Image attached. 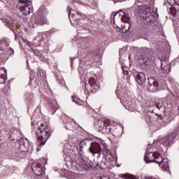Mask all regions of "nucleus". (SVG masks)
I'll use <instances>...</instances> for the list:
<instances>
[{"label":"nucleus","mask_w":179,"mask_h":179,"mask_svg":"<svg viewBox=\"0 0 179 179\" xmlns=\"http://www.w3.org/2000/svg\"><path fill=\"white\" fill-rule=\"evenodd\" d=\"M8 50L10 51V55H13V54H15V50L12 48H9Z\"/></svg>","instance_id":"4c0bfd02"},{"label":"nucleus","mask_w":179,"mask_h":179,"mask_svg":"<svg viewBox=\"0 0 179 179\" xmlns=\"http://www.w3.org/2000/svg\"><path fill=\"white\" fill-rule=\"evenodd\" d=\"M159 153L157 152H145V155L144 156V162L145 163H156L157 160H158Z\"/></svg>","instance_id":"9d476101"},{"label":"nucleus","mask_w":179,"mask_h":179,"mask_svg":"<svg viewBox=\"0 0 179 179\" xmlns=\"http://www.w3.org/2000/svg\"><path fill=\"white\" fill-rule=\"evenodd\" d=\"M76 123V122H75L73 119L66 117V123H65L66 129H69V131H71V129H73V125H75Z\"/></svg>","instance_id":"412c9836"},{"label":"nucleus","mask_w":179,"mask_h":179,"mask_svg":"<svg viewBox=\"0 0 179 179\" xmlns=\"http://www.w3.org/2000/svg\"><path fill=\"white\" fill-rule=\"evenodd\" d=\"M174 141H176V134L172 133L162 138L161 140V143L164 146H166V148H169V146L174 144Z\"/></svg>","instance_id":"f8f14e48"},{"label":"nucleus","mask_w":179,"mask_h":179,"mask_svg":"<svg viewBox=\"0 0 179 179\" xmlns=\"http://www.w3.org/2000/svg\"><path fill=\"white\" fill-rule=\"evenodd\" d=\"M88 152L92 156H96V155L100 156V153H101V146L100 145V143H92L88 149Z\"/></svg>","instance_id":"4468645a"},{"label":"nucleus","mask_w":179,"mask_h":179,"mask_svg":"<svg viewBox=\"0 0 179 179\" xmlns=\"http://www.w3.org/2000/svg\"><path fill=\"white\" fill-rule=\"evenodd\" d=\"M27 2H31V0H20V5H24V3H27Z\"/></svg>","instance_id":"f704fd0d"},{"label":"nucleus","mask_w":179,"mask_h":179,"mask_svg":"<svg viewBox=\"0 0 179 179\" xmlns=\"http://www.w3.org/2000/svg\"><path fill=\"white\" fill-rule=\"evenodd\" d=\"M134 78L138 85H143L146 82V76L143 72L134 73Z\"/></svg>","instance_id":"a211bd4d"},{"label":"nucleus","mask_w":179,"mask_h":179,"mask_svg":"<svg viewBox=\"0 0 179 179\" xmlns=\"http://www.w3.org/2000/svg\"><path fill=\"white\" fill-rule=\"evenodd\" d=\"M168 80H169L171 83L173 82V78L171 77L168 78Z\"/></svg>","instance_id":"a18cd8bd"},{"label":"nucleus","mask_w":179,"mask_h":179,"mask_svg":"<svg viewBox=\"0 0 179 179\" xmlns=\"http://www.w3.org/2000/svg\"><path fill=\"white\" fill-rule=\"evenodd\" d=\"M78 46H79L80 48H83V49L86 48V46H85V45H78Z\"/></svg>","instance_id":"a19ab883"},{"label":"nucleus","mask_w":179,"mask_h":179,"mask_svg":"<svg viewBox=\"0 0 179 179\" xmlns=\"http://www.w3.org/2000/svg\"><path fill=\"white\" fill-rule=\"evenodd\" d=\"M75 24L79 31H82V30H85L86 31H89V28H85V25H83V20L78 19V20H75Z\"/></svg>","instance_id":"4be33fe9"},{"label":"nucleus","mask_w":179,"mask_h":179,"mask_svg":"<svg viewBox=\"0 0 179 179\" xmlns=\"http://www.w3.org/2000/svg\"><path fill=\"white\" fill-rule=\"evenodd\" d=\"M150 179H159V178H151Z\"/></svg>","instance_id":"3c124183"},{"label":"nucleus","mask_w":179,"mask_h":179,"mask_svg":"<svg viewBox=\"0 0 179 179\" xmlns=\"http://www.w3.org/2000/svg\"><path fill=\"white\" fill-rule=\"evenodd\" d=\"M29 85L31 86V78H29Z\"/></svg>","instance_id":"49530a36"},{"label":"nucleus","mask_w":179,"mask_h":179,"mask_svg":"<svg viewBox=\"0 0 179 179\" xmlns=\"http://www.w3.org/2000/svg\"><path fill=\"white\" fill-rule=\"evenodd\" d=\"M44 24H47V19L38 18L35 20V25H34L33 27H37V25L44 26Z\"/></svg>","instance_id":"5701e85b"},{"label":"nucleus","mask_w":179,"mask_h":179,"mask_svg":"<svg viewBox=\"0 0 179 179\" xmlns=\"http://www.w3.org/2000/svg\"><path fill=\"white\" fill-rule=\"evenodd\" d=\"M138 3H145V2H148L149 6H152L155 5V0H136V3L133 6L136 12L139 13L141 16H143V19L148 20L149 16H150V13H149V8L145 7V6L138 5Z\"/></svg>","instance_id":"20e7f679"},{"label":"nucleus","mask_w":179,"mask_h":179,"mask_svg":"<svg viewBox=\"0 0 179 179\" xmlns=\"http://www.w3.org/2000/svg\"><path fill=\"white\" fill-rule=\"evenodd\" d=\"M31 170L34 174L37 176H43L44 169H43V165L41 163H34L31 165Z\"/></svg>","instance_id":"dca6fc26"},{"label":"nucleus","mask_w":179,"mask_h":179,"mask_svg":"<svg viewBox=\"0 0 179 179\" xmlns=\"http://www.w3.org/2000/svg\"><path fill=\"white\" fill-rule=\"evenodd\" d=\"M99 179H110L109 178H108V176H101V177H99Z\"/></svg>","instance_id":"58836bf2"},{"label":"nucleus","mask_w":179,"mask_h":179,"mask_svg":"<svg viewBox=\"0 0 179 179\" xmlns=\"http://www.w3.org/2000/svg\"><path fill=\"white\" fill-rule=\"evenodd\" d=\"M6 73V71L3 69H0V83L1 85H3L6 82V76L5 75Z\"/></svg>","instance_id":"b1692460"},{"label":"nucleus","mask_w":179,"mask_h":179,"mask_svg":"<svg viewBox=\"0 0 179 179\" xmlns=\"http://www.w3.org/2000/svg\"><path fill=\"white\" fill-rule=\"evenodd\" d=\"M97 125L99 128H100L101 131H103V129H104L107 124L105 123L103 121H99Z\"/></svg>","instance_id":"7c9ffc66"},{"label":"nucleus","mask_w":179,"mask_h":179,"mask_svg":"<svg viewBox=\"0 0 179 179\" xmlns=\"http://www.w3.org/2000/svg\"><path fill=\"white\" fill-rule=\"evenodd\" d=\"M113 2H122L125 0H113Z\"/></svg>","instance_id":"ea45409f"},{"label":"nucleus","mask_w":179,"mask_h":179,"mask_svg":"<svg viewBox=\"0 0 179 179\" xmlns=\"http://www.w3.org/2000/svg\"><path fill=\"white\" fill-rule=\"evenodd\" d=\"M10 43V41L8 38H3L0 41V51H5L8 47H9V44Z\"/></svg>","instance_id":"aec40b11"},{"label":"nucleus","mask_w":179,"mask_h":179,"mask_svg":"<svg viewBox=\"0 0 179 179\" xmlns=\"http://www.w3.org/2000/svg\"><path fill=\"white\" fill-rule=\"evenodd\" d=\"M8 58L9 57H8V55L5 53H1L0 54V65H3V64L6 62Z\"/></svg>","instance_id":"a878e982"},{"label":"nucleus","mask_w":179,"mask_h":179,"mask_svg":"<svg viewBox=\"0 0 179 179\" xmlns=\"http://www.w3.org/2000/svg\"><path fill=\"white\" fill-rule=\"evenodd\" d=\"M37 135V145L44 146L47 143V141L50 139L51 136V131L48 129V126L47 123H42L39 127H38V131L36 132Z\"/></svg>","instance_id":"7ed1b4c3"},{"label":"nucleus","mask_w":179,"mask_h":179,"mask_svg":"<svg viewBox=\"0 0 179 179\" xmlns=\"http://www.w3.org/2000/svg\"><path fill=\"white\" fill-rule=\"evenodd\" d=\"M169 57L162 56L161 59V69L165 75H169L171 72V66H170Z\"/></svg>","instance_id":"1a4fd4ad"},{"label":"nucleus","mask_w":179,"mask_h":179,"mask_svg":"<svg viewBox=\"0 0 179 179\" xmlns=\"http://www.w3.org/2000/svg\"><path fill=\"white\" fill-rule=\"evenodd\" d=\"M111 129H112L111 126L106 124V126H105V128L102 129V132L103 134H111V132H113Z\"/></svg>","instance_id":"c756f323"},{"label":"nucleus","mask_w":179,"mask_h":179,"mask_svg":"<svg viewBox=\"0 0 179 179\" xmlns=\"http://www.w3.org/2000/svg\"><path fill=\"white\" fill-rule=\"evenodd\" d=\"M67 9L69 10V16L70 22H72V20L71 19V10H72V8H70L69 6H68Z\"/></svg>","instance_id":"e433bc0d"},{"label":"nucleus","mask_w":179,"mask_h":179,"mask_svg":"<svg viewBox=\"0 0 179 179\" xmlns=\"http://www.w3.org/2000/svg\"><path fill=\"white\" fill-rule=\"evenodd\" d=\"M27 64H29V61L28 60L27 61Z\"/></svg>","instance_id":"864d4df0"},{"label":"nucleus","mask_w":179,"mask_h":179,"mask_svg":"<svg viewBox=\"0 0 179 179\" xmlns=\"http://www.w3.org/2000/svg\"><path fill=\"white\" fill-rule=\"evenodd\" d=\"M3 163H2V159H0V167L2 166Z\"/></svg>","instance_id":"de8ad7c7"},{"label":"nucleus","mask_w":179,"mask_h":179,"mask_svg":"<svg viewBox=\"0 0 179 179\" xmlns=\"http://www.w3.org/2000/svg\"><path fill=\"white\" fill-rule=\"evenodd\" d=\"M19 143V149L21 150V152H26L27 150H29V148H30V145L29 144V142L24 141V138L22 137L20 139L17 140Z\"/></svg>","instance_id":"f3484780"},{"label":"nucleus","mask_w":179,"mask_h":179,"mask_svg":"<svg viewBox=\"0 0 179 179\" xmlns=\"http://www.w3.org/2000/svg\"><path fill=\"white\" fill-rule=\"evenodd\" d=\"M20 10L24 16H28L33 12V4L31 1H28L24 4H20Z\"/></svg>","instance_id":"9b49d317"},{"label":"nucleus","mask_w":179,"mask_h":179,"mask_svg":"<svg viewBox=\"0 0 179 179\" xmlns=\"http://www.w3.org/2000/svg\"><path fill=\"white\" fill-rule=\"evenodd\" d=\"M159 117L160 118V120H163V118H164V117L162 116V115H160L159 116Z\"/></svg>","instance_id":"09e8293b"},{"label":"nucleus","mask_w":179,"mask_h":179,"mask_svg":"<svg viewBox=\"0 0 179 179\" xmlns=\"http://www.w3.org/2000/svg\"><path fill=\"white\" fill-rule=\"evenodd\" d=\"M155 106L156 108H158V110H160L161 108H163V107H164L162 102H159V103L156 102L155 103Z\"/></svg>","instance_id":"2f4dec72"},{"label":"nucleus","mask_w":179,"mask_h":179,"mask_svg":"<svg viewBox=\"0 0 179 179\" xmlns=\"http://www.w3.org/2000/svg\"><path fill=\"white\" fill-rule=\"evenodd\" d=\"M10 139H12L13 141H16V138H15L14 137H13V135L11 134V136H10Z\"/></svg>","instance_id":"79ce46f5"},{"label":"nucleus","mask_w":179,"mask_h":179,"mask_svg":"<svg viewBox=\"0 0 179 179\" xmlns=\"http://www.w3.org/2000/svg\"><path fill=\"white\" fill-rule=\"evenodd\" d=\"M37 86H38V80H34V83L33 84L32 87L36 88Z\"/></svg>","instance_id":"c9c22d12"},{"label":"nucleus","mask_w":179,"mask_h":179,"mask_svg":"<svg viewBox=\"0 0 179 179\" xmlns=\"http://www.w3.org/2000/svg\"><path fill=\"white\" fill-rule=\"evenodd\" d=\"M99 51H100V50H96V52L94 53V55H99Z\"/></svg>","instance_id":"37998d69"},{"label":"nucleus","mask_w":179,"mask_h":179,"mask_svg":"<svg viewBox=\"0 0 179 179\" xmlns=\"http://www.w3.org/2000/svg\"><path fill=\"white\" fill-rule=\"evenodd\" d=\"M86 145H87V141H82L79 145L80 157L76 162V167L78 170L89 171L90 167H92V165L89 163V158L82 155V152H83V148H86Z\"/></svg>","instance_id":"f03ea898"},{"label":"nucleus","mask_w":179,"mask_h":179,"mask_svg":"<svg viewBox=\"0 0 179 179\" xmlns=\"http://www.w3.org/2000/svg\"><path fill=\"white\" fill-rule=\"evenodd\" d=\"M168 3L171 6L170 13L172 16H177L179 13V4L176 0H167Z\"/></svg>","instance_id":"2eb2a0df"},{"label":"nucleus","mask_w":179,"mask_h":179,"mask_svg":"<svg viewBox=\"0 0 179 179\" xmlns=\"http://www.w3.org/2000/svg\"><path fill=\"white\" fill-rule=\"evenodd\" d=\"M124 132V126L120 125L113 129L112 135L115 138H120Z\"/></svg>","instance_id":"6ab92c4d"},{"label":"nucleus","mask_w":179,"mask_h":179,"mask_svg":"<svg viewBox=\"0 0 179 179\" xmlns=\"http://www.w3.org/2000/svg\"><path fill=\"white\" fill-rule=\"evenodd\" d=\"M31 51H33V53L34 54V55H37L38 57H41V53H40L38 50L31 48Z\"/></svg>","instance_id":"72a5a7b5"},{"label":"nucleus","mask_w":179,"mask_h":179,"mask_svg":"<svg viewBox=\"0 0 179 179\" xmlns=\"http://www.w3.org/2000/svg\"><path fill=\"white\" fill-rule=\"evenodd\" d=\"M71 67L73 66V59H71Z\"/></svg>","instance_id":"c03bdc74"},{"label":"nucleus","mask_w":179,"mask_h":179,"mask_svg":"<svg viewBox=\"0 0 179 179\" xmlns=\"http://www.w3.org/2000/svg\"><path fill=\"white\" fill-rule=\"evenodd\" d=\"M34 99V95L33 93L27 92L25 94V100L27 101V103H33V100Z\"/></svg>","instance_id":"bb28decb"},{"label":"nucleus","mask_w":179,"mask_h":179,"mask_svg":"<svg viewBox=\"0 0 179 179\" xmlns=\"http://www.w3.org/2000/svg\"><path fill=\"white\" fill-rule=\"evenodd\" d=\"M156 163L159 165L164 171H170V166L169 165V159L163 158L160 154L158 156V160Z\"/></svg>","instance_id":"ddd939ff"},{"label":"nucleus","mask_w":179,"mask_h":179,"mask_svg":"<svg viewBox=\"0 0 179 179\" xmlns=\"http://www.w3.org/2000/svg\"><path fill=\"white\" fill-rule=\"evenodd\" d=\"M120 177H122V178L126 179H136L135 176L129 173L122 174L120 175Z\"/></svg>","instance_id":"c85d7f7f"},{"label":"nucleus","mask_w":179,"mask_h":179,"mask_svg":"<svg viewBox=\"0 0 179 179\" xmlns=\"http://www.w3.org/2000/svg\"><path fill=\"white\" fill-rule=\"evenodd\" d=\"M78 15H80V13H78Z\"/></svg>","instance_id":"603ef678"},{"label":"nucleus","mask_w":179,"mask_h":179,"mask_svg":"<svg viewBox=\"0 0 179 179\" xmlns=\"http://www.w3.org/2000/svg\"><path fill=\"white\" fill-rule=\"evenodd\" d=\"M146 87L147 90H148L150 93H157V92H160L159 82L155 77H150L148 78V84Z\"/></svg>","instance_id":"6e6552de"},{"label":"nucleus","mask_w":179,"mask_h":179,"mask_svg":"<svg viewBox=\"0 0 179 179\" xmlns=\"http://www.w3.org/2000/svg\"><path fill=\"white\" fill-rule=\"evenodd\" d=\"M155 117H156V115L155 113L148 112L146 115V120H148L150 122H155Z\"/></svg>","instance_id":"cd10ccee"},{"label":"nucleus","mask_w":179,"mask_h":179,"mask_svg":"<svg viewBox=\"0 0 179 179\" xmlns=\"http://www.w3.org/2000/svg\"><path fill=\"white\" fill-rule=\"evenodd\" d=\"M71 100H72V101H73L76 104H79V101H80V99H79V98L75 96V95H73L71 96Z\"/></svg>","instance_id":"473e14b6"},{"label":"nucleus","mask_w":179,"mask_h":179,"mask_svg":"<svg viewBox=\"0 0 179 179\" xmlns=\"http://www.w3.org/2000/svg\"><path fill=\"white\" fill-rule=\"evenodd\" d=\"M84 41H87V38H85Z\"/></svg>","instance_id":"8fccbe9b"},{"label":"nucleus","mask_w":179,"mask_h":179,"mask_svg":"<svg viewBox=\"0 0 179 179\" xmlns=\"http://www.w3.org/2000/svg\"><path fill=\"white\" fill-rule=\"evenodd\" d=\"M72 17H73V14H72Z\"/></svg>","instance_id":"5fc2aeb1"},{"label":"nucleus","mask_w":179,"mask_h":179,"mask_svg":"<svg viewBox=\"0 0 179 179\" xmlns=\"http://www.w3.org/2000/svg\"><path fill=\"white\" fill-rule=\"evenodd\" d=\"M112 162H114V155L108 150L106 151V156H103L102 160L98 162L97 164L101 170H106V169H110Z\"/></svg>","instance_id":"0eeeda50"},{"label":"nucleus","mask_w":179,"mask_h":179,"mask_svg":"<svg viewBox=\"0 0 179 179\" xmlns=\"http://www.w3.org/2000/svg\"><path fill=\"white\" fill-rule=\"evenodd\" d=\"M88 67L89 68L87 69L86 65L80 63L78 69V73L81 79H88V83L91 87L92 89H96V87H97V83H96L97 76H96V74L94 73L93 71H90L93 69V67L91 66H88Z\"/></svg>","instance_id":"f257e3e1"},{"label":"nucleus","mask_w":179,"mask_h":179,"mask_svg":"<svg viewBox=\"0 0 179 179\" xmlns=\"http://www.w3.org/2000/svg\"><path fill=\"white\" fill-rule=\"evenodd\" d=\"M141 52V57H138V59L139 61H143V64H148L149 61L155 59V51H153V49L142 48Z\"/></svg>","instance_id":"423d86ee"},{"label":"nucleus","mask_w":179,"mask_h":179,"mask_svg":"<svg viewBox=\"0 0 179 179\" xmlns=\"http://www.w3.org/2000/svg\"><path fill=\"white\" fill-rule=\"evenodd\" d=\"M6 23L8 29H12L13 27L15 22L13 21V19H12L11 17H7V18L6 19Z\"/></svg>","instance_id":"393cba45"},{"label":"nucleus","mask_w":179,"mask_h":179,"mask_svg":"<svg viewBox=\"0 0 179 179\" xmlns=\"http://www.w3.org/2000/svg\"><path fill=\"white\" fill-rule=\"evenodd\" d=\"M117 16H119L122 22L124 23V24L122 25V29L118 28L119 31H122V33H127V31H129V29H131V18L129 17V14L120 10L114 14L113 20L117 17Z\"/></svg>","instance_id":"39448f33"}]
</instances>
